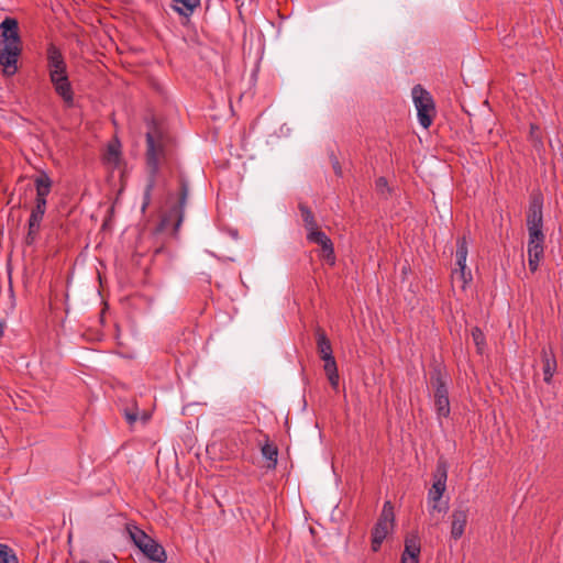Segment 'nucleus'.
I'll return each mask as SVG.
<instances>
[{
  "label": "nucleus",
  "mask_w": 563,
  "mask_h": 563,
  "mask_svg": "<svg viewBox=\"0 0 563 563\" xmlns=\"http://www.w3.org/2000/svg\"><path fill=\"white\" fill-rule=\"evenodd\" d=\"M121 151H120V143L113 142L109 143L107 146V152L103 155V161L107 164H110L112 166H118L120 162Z\"/></svg>",
  "instance_id": "obj_24"
},
{
  "label": "nucleus",
  "mask_w": 563,
  "mask_h": 563,
  "mask_svg": "<svg viewBox=\"0 0 563 563\" xmlns=\"http://www.w3.org/2000/svg\"><path fill=\"white\" fill-rule=\"evenodd\" d=\"M124 418L129 422V424H134L139 419L137 408L124 409Z\"/></svg>",
  "instance_id": "obj_30"
},
{
  "label": "nucleus",
  "mask_w": 563,
  "mask_h": 563,
  "mask_svg": "<svg viewBox=\"0 0 563 563\" xmlns=\"http://www.w3.org/2000/svg\"><path fill=\"white\" fill-rule=\"evenodd\" d=\"M261 452H262V455L267 460L266 467L269 470L275 468L277 465V456H278L277 446L267 440L265 442V444L261 448Z\"/></svg>",
  "instance_id": "obj_23"
},
{
  "label": "nucleus",
  "mask_w": 563,
  "mask_h": 563,
  "mask_svg": "<svg viewBox=\"0 0 563 563\" xmlns=\"http://www.w3.org/2000/svg\"><path fill=\"white\" fill-rule=\"evenodd\" d=\"M314 335L317 341V351L321 360L333 356L332 345L324 330L320 327H317L314 330Z\"/></svg>",
  "instance_id": "obj_18"
},
{
  "label": "nucleus",
  "mask_w": 563,
  "mask_h": 563,
  "mask_svg": "<svg viewBox=\"0 0 563 563\" xmlns=\"http://www.w3.org/2000/svg\"><path fill=\"white\" fill-rule=\"evenodd\" d=\"M468 254L466 236H460L456 240V268L452 272V279L454 282H461L462 288L472 280L471 272L466 268V258Z\"/></svg>",
  "instance_id": "obj_9"
},
{
  "label": "nucleus",
  "mask_w": 563,
  "mask_h": 563,
  "mask_svg": "<svg viewBox=\"0 0 563 563\" xmlns=\"http://www.w3.org/2000/svg\"><path fill=\"white\" fill-rule=\"evenodd\" d=\"M322 361L324 362L323 369L331 387L334 390H338L340 376L334 356L322 358Z\"/></svg>",
  "instance_id": "obj_20"
},
{
  "label": "nucleus",
  "mask_w": 563,
  "mask_h": 563,
  "mask_svg": "<svg viewBox=\"0 0 563 563\" xmlns=\"http://www.w3.org/2000/svg\"><path fill=\"white\" fill-rule=\"evenodd\" d=\"M126 530L134 545L140 549L147 559L157 563L166 562V551L157 541L134 525H128Z\"/></svg>",
  "instance_id": "obj_5"
},
{
  "label": "nucleus",
  "mask_w": 563,
  "mask_h": 563,
  "mask_svg": "<svg viewBox=\"0 0 563 563\" xmlns=\"http://www.w3.org/2000/svg\"><path fill=\"white\" fill-rule=\"evenodd\" d=\"M0 563H19V559L14 551L3 543H0Z\"/></svg>",
  "instance_id": "obj_26"
},
{
  "label": "nucleus",
  "mask_w": 563,
  "mask_h": 563,
  "mask_svg": "<svg viewBox=\"0 0 563 563\" xmlns=\"http://www.w3.org/2000/svg\"><path fill=\"white\" fill-rule=\"evenodd\" d=\"M189 192V184L184 174H179V198L177 205L172 207L168 212H166L161 221L162 228H167L168 225L174 227V232H177L180 228L184 220V209L187 202Z\"/></svg>",
  "instance_id": "obj_8"
},
{
  "label": "nucleus",
  "mask_w": 563,
  "mask_h": 563,
  "mask_svg": "<svg viewBox=\"0 0 563 563\" xmlns=\"http://www.w3.org/2000/svg\"><path fill=\"white\" fill-rule=\"evenodd\" d=\"M395 523L394 506L391 501L386 500L383 505L382 512L377 522L372 530L371 548L373 552H377L388 533L393 530Z\"/></svg>",
  "instance_id": "obj_7"
},
{
  "label": "nucleus",
  "mask_w": 563,
  "mask_h": 563,
  "mask_svg": "<svg viewBox=\"0 0 563 563\" xmlns=\"http://www.w3.org/2000/svg\"><path fill=\"white\" fill-rule=\"evenodd\" d=\"M412 100L417 110L418 121L420 125L428 129L437 114L435 103L431 93L421 85L412 88Z\"/></svg>",
  "instance_id": "obj_6"
},
{
  "label": "nucleus",
  "mask_w": 563,
  "mask_h": 563,
  "mask_svg": "<svg viewBox=\"0 0 563 563\" xmlns=\"http://www.w3.org/2000/svg\"><path fill=\"white\" fill-rule=\"evenodd\" d=\"M174 140L154 122L146 132V169L147 174L158 175L159 161L172 155Z\"/></svg>",
  "instance_id": "obj_3"
},
{
  "label": "nucleus",
  "mask_w": 563,
  "mask_h": 563,
  "mask_svg": "<svg viewBox=\"0 0 563 563\" xmlns=\"http://www.w3.org/2000/svg\"><path fill=\"white\" fill-rule=\"evenodd\" d=\"M307 240L321 246L322 257L329 265L335 264L334 247L331 239L321 230L309 232Z\"/></svg>",
  "instance_id": "obj_12"
},
{
  "label": "nucleus",
  "mask_w": 563,
  "mask_h": 563,
  "mask_svg": "<svg viewBox=\"0 0 563 563\" xmlns=\"http://www.w3.org/2000/svg\"><path fill=\"white\" fill-rule=\"evenodd\" d=\"M450 375L444 366L435 364L430 372V385L433 388L434 408L438 419L448 418L451 413L449 399Z\"/></svg>",
  "instance_id": "obj_4"
},
{
  "label": "nucleus",
  "mask_w": 563,
  "mask_h": 563,
  "mask_svg": "<svg viewBox=\"0 0 563 563\" xmlns=\"http://www.w3.org/2000/svg\"><path fill=\"white\" fill-rule=\"evenodd\" d=\"M542 356V372H543V380L547 384L552 382V377L556 371V360L552 349L543 347L541 351Z\"/></svg>",
  "instance_id": "obj_17"
},
{
  "label": "nucleus",
  "mask_w": 563,
  "mask_h": 563,
  "mask_svg": "<svg viewBox=\"0 0 563 563\" xmlns=\"http://www.w3.org/2000/svg\"><path fill=\"white\" fill-rule=\"evenodd\" d=\"M44 214L41 212H36L34 210H31V214L29 218L27 223V233L25 236V243L27 245H32L40 232L41 229V222L43 220Z\"/></svg>",
  "instance_id": "obj_19"
},
{
  "label": "nucleus",
  "mask_w": 563,
  "mask_h": 563,
  "mask_svg": "<svg viewBox=\"0 0 563 563\" xmlns=\"http://www.w3.org/2000/svg\"><path fill=\"white\" fill-rule=\"evenodd\" d=\"M433 484L428 492V501L441 500L446 490L448 463L443 459H439L435 471L432 475Z\"/></svg>",
  "instance_id": "obj_10"
},
{
  "label": "nucleus",
  "mask_w": 563,
  "mask_h": 563,
  "mask_svg": "<svg viewBox=\"0 0 563 563\" xmlns=\"http://www.w3.org/2000/svg\"><path fill=\"white\" fill-rule=\"evenodd\" d=\"M156 177H157V175L148 174L147 184L145 186V190H144V195H143V203H142L143 212L151 203L152 191L156 185Z\"/></svg>",
  "instance_id": "obj_25"
},
{
  "label": "nucleus",
  "mask_w": 563,
  "mask_h": 563,
  "mask_svg": "<svg viewBox=\"0 0 563 563\" xmlns=\"http://www.w3.org/2000/svg\"><path fill=\"white\" fill-rule=\"evenodd\" d=\"M34 183L36 189L35 198L46 199L52 189V179L49 178V176L43 173L41 176L35 178Z\"/></svg>",
  "instance_id": "obj_21"
},
{
  "label": "nucleus",
  "mask_w": 563,
  "mask_h": 563,
  "mask_svg": "<svg viewBox=\"0 0 563 563\" xmlns=\"http://www.w3.org/2000/svg\"><path fill=\"white\" fill-rule=\"evenodd\" d=\"M430 508H429V514L431 517H434L435 512H443L445 514L449 509V505H448V501H441V500H437V501H428Z\"/></svg>",
  "instance_id": "obj_27"
},
{
  "label": "nucleus",
  "mask_w": 563,
  "mask_h": 563,
  "mask_svg": "<svg viewBox=\"0 0 563 563\" xmlns=\"http://www.w3.org/2000/svg\"><path fill=\"white\" fill-rule=\"evenodd\" d=\"M55 92L62 98L65 106L70 108L74 106V90L67 75L49 78Z\"/></svg>",
  "instance_id": "obj_13"
},
{
  "label": "nucleus",
  "mask_w": 563,
  "mask_h": 563,
  "mask_svg": "<svg viewBox=\"0 0 563 563\" xmlns=\"http://www.w3.org/2000/svg\"><path fill=\"white\" fill-rule=\"evenodd\" d=\"M201 5V0H172L170 8L180 16L189 21L194 11Z\"/></svg>",
  "instance_id": "obj_16"
},
{
  "label": "nucleus",
  "mask_w": 563,
  "mask_h": 563,
  "mask_svg": "<svg viewBox=\"0 0 563 563\" xmlns=\"http://www.w3.org/2000/svg\"><path fill=\"white\" fill-rule=\"evenodd\" d=\"M420 552L421 543L419 536L416 533L407 536L401 554V563H419Z\"/></svg>",
  "instance_id": "obj_15"
},
{
  "label": "nucleus",
  "mask_w": 563,
  "mask_h": 563,
  "mask_svg": "<svg viewBox=\"0 0 563 563\" xmlns=\"http://www.w3.org/2000/svg\"><path fill=\"white\" fill-rule=\"evenodd\" d=\"M468 519V508L466 506H459L456 507L451 515V537L454 540H459L464 531L465 527L467 525Z\"/></svg>",
  "instance_id": "obj_14"
},
{
  "label": "nucleus",
  "mask_w": 563,
  "mask_h": 563,
  "mask_svg": "<svg viewBox=\"0 0 563 563\" xmlns=\"http://www.w3.org/2000/svg\"><path fill=\"white\" fill-rule=\"evenodd\" d=\"M332 167L334 169L335 175H338V176L342 175L341 165L335 156H333V158H332Z\"/></svg>",
  "instance_id": "obj_32"
},
{
  "label": "nucleus",
  "mask_w": 563,
  "mask_h": 563,
  "mask_svg": "<svg viewBox=\"0 0 563 563\" xmlns=\"http://www.w3.org/2000/svg\"><path fill=\"white\" fill-rule=\"evenodd\" d=\"M375 189L378 194L386 197L390 191L387 179L385 177H378L375 181Z\"/></svg>",
  "instance_id": "obj_28"
},
{
  "label": "nucleus",
  "mask_w": 563,
  "mask_h": 563,
  "mask_svg": "<svg viewBox=\"0 0 563 563\" xmlns=\"http://www.w3.org/2000/svg\"><path fill=\"white\" fill-rule=\"evenodd\" d=\"M298 208L308 233L319 231L318 223L314 219L311 209L305 203H299Z\"/></svg>",
  "instance_id": "obj_22"
},
{
  "label": "nucleus",
  "mask_w": 563,
  "mask_h": 563,
  "mask_svg": "<svg viewBox=\"0 0 563 563\" xmlns=\"http://www.w3.org/2000/svg\"><path fill=\"white\" fill-rule=\"evenodd\" d=\"M47 70L49 78L67 75V64L62 51L53 43L46 49Z\"/></svg>",
  "instance_id": "obj_11"
},
{
  "label": "nucleus",
  "mask_w": 563,
  "mask_h": 563,
  "mask_svg": "<svg viewBox=\"0 0 563 563\" xmlns=\"http://www.w3.org/2000/svg\"><path fill=\"white\" fill-rule=\"evenodd\" d=\"M472 338L478 350H481L485 344V335L478 327L472 329Z\"/></svg>",
  "instance_id": "obj_29"
},
{
  "label": "nucleus",
  "mask_w": 563,
  "mask_h": 563,
  "mask_svg": "<svg viewBox=\"0 0 563 563\" xmlns=\"http://www.w3.org/2000/svg\"><path fill=\"white\" fill-rule=\"evenodd\" d=\"M543 194L537 189L529 197L526 211V225L528 230V264L531 273H536L544 256L545 234L543 232Z\"/></svg>",
  "instance_id": "obj_1"
},
{
  "label": "nucleus",
  "mask_w": 563,
  "mask_h": 563,
  "mask_svg": "<svg viewBox=\"0 0 563 563\" xmlns=\"http://www.w3.org/2000/svg\"><path fill=\"white\" fill-rule=\"evenodd\" d=\"M19 23L13 18H5L0 23V65L7 75L16 73L18 58L21 54Z\"/></svg>",
  "instance_id": "obj_2"
},
{
  "label": "nucleus",
  "mask_w": 563,
  "mask_h": 563,
  "mask_svg": "<svg viewBox=\"0 0 563 563\" xmlns=\"http://www.w3.org/2000/svg\"><path fill=\"white\" fill-rule=\"evenodd\" d=\"M46 206H47V200L45 198H43V199L35 198V206L33 207L32 210L45 214Z\"/></svg>",
  "instance_id": "obj_31"
}]
</instances>
